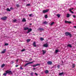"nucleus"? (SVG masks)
Masks as SVG:
<instances>
[{"label": "nucleus", "instance_id": "obj_1", "mask_svg": "<svg viewBox=\"0 0 76 76\" xmlns=\"http://www.w3.org/2000/svg\"><path fill=\"white\" fill-rule=\"evenodd\" d=\"M5 73L3 74V76H6L7 74H8L9 75H13V73L12 71L10 70H7L5 71Z\"/></svg>", "mask_w": 76, "mask_h": 76}, {"label": "nucleus", "instance_id": "obj_2", "mask_svg": "<svg viewBox=\"0 0 76 76\" xmlns=\"http://www.w3.org/2000/svg\"><path fill=\"white\" fill-rule=\"evenodd\" d=\"M65 34L66 36H68V35H69L70 38H71V37H72V34L69 32H66L65 33Z\"/></svg>", "mask_w": 76, "mask_h": 76}, {"label": "nucleus", "instance_id": "obj_3", "mask_svg": "<svg viewBox=\"0 0 76 76\" xmlns=\"http://www.w3.org/2000/svg\"><path fill=\"white\" fill-rule=\"evenodd\" d=\"M7 17L4 16V17L1 18V20H6L7 19Z\"/></svg>", "mask_w": 76, "mask_h": 76}, {"label": "nucleus", "instance_id": "obj_4", "mask_svg": "<svg viewBox=\"0 0 76 76\" xmlns=\"http://www.w3.org/2000/svg\"><path fill=\"white\" fill-rule=\"evenodd\" d=\"M48 11H49V10H43L42 12L43 13H47Z\"/></svg>", "mask_w": 76, "mask_h": 76}, {"label": "nucleus", "instance_id": "obj_5", "mask_svg": "<svg viewBox=\"0 0 76 76\" xmlns=\"http://www.w3.org/2000/svg\"><path fill=\"white\" fill-rule=\"evenodd\" d=\"M33 62H34L33 61H32V62H30L28 63H27L25 64L24 66H25V67H26V66L28 65V64H32V63H33Z\"/></svg>", "mask_w": 76, "mask_h": 76}, {"label": "nucleus", "instance_id": "obj_6", "mask_svg": "<svg viewBox=\"0 0 76 76\" xmlns=\"http://www.w3.org/2000/svg\"><path fill=\"white\" fill-rule=\"evenodd\" d=\"M47 64L48 65H51L52 64V61H49L47 62Z\"/></svg>", "mask_w": 76, "mask_h": 76}, {"label": "nucleus", "instance_id": "obj_7", "mask_svg": "<svg viewBox=\"0 0 76 76\" xmlns=\"http://www.w3.org/2000/svg\"><path fill=\"white\" fill-rule=\"evenodd\" d=\"M32 31V28H30L28 29V32H27V34H29V32H31Z\"/></svg>", "mask_w": 76, "mask_h": 76}, {"label": "nucleus", "instance_id": "obj_8", "mask_svg": "<svg viewBox=\"0 0 76 76\" xmlns=\"http://www.w3.org/2000/svg\"><path fill=\"white\" fill-rule=\"evenodd\" d=\"M33 45L34 47H37V45H36V42H34L33 44Z\"/></svg>", "mask_w": 76, "mask_h": 76}, {"label": "nucleus", "instance_id": "obj_9", "mask_svg": "<svg viewBox=\"0 0 76 76\" xmlns=\"http://www.w3.org/2000/svg\"><path fill=\"white\" fill-rule=\"evenodd\" d=\"M38 30L40 31H44V28H39L38 29Z\"/></svg>", "mask_w": 76, "mask_h": 76}, {"label": "nucleus", "instance_id": "obj_10", "mask_svg": "<svg viewBox=\"0 0 76 76\" xmlns=\"http://www.w3.org/2000/svg\"><path fill=\"white\" fill-rule=\"evenodd\" d=\"M65 22L66 23H72V22H70V21H66L65 20Z\"/></svg>", "mask_w": 76, "mask_h": 76}, {"label": "nucleus", "instance_id": "obj_11", "mask_svg": "<svg viewBox=\"0 0 76 76\" xmlns=\"http://www.w3.org/2000/svg\"><path fill=\"white\" fill-rule=\"evenodd\" d=\"M48 45L47 44H45L43 45V47H48Z\"/></svg>", "mask_w": 76, "mask_h": 76}, {"label": "nucleus", "instance_id": "obj_12", "mask_svg": "<svg viewBox=\"0 0 76 76\" xmlns=\"http://www.w3.org/2000/svg\"><path fill=\"white\" fill-rule=\"evenodd\" d=\"M59 76H62L63 75H64V73L63 72L60 73H59Z\"/></svg>", "mask_w": 76, "mask_h": 76}, {"label": "nucleus", "instance_id": "obj_13", "mask_svg": "<svg viewBox=\"0 0 76 76\" xmlns=\"http://www.w3.org/2000/svg\"><path fill=\"white\" fill-rule=\"evenodd\" d=\"M40 66V64H37L36 65H34L33 66V67H36V66Z\"/></svg>", "mask_w": 76, "mask_h": 76}, {"label": "nucleus", "instance_id": "obj_14", "mask_svg": "<svg viewBox=\"0 0 76 76\" xmlns=\"http://www.w3.org/2000/svg\"><path fill=\"white\" fill-rule=\"evenodd\" d=\"M6 49H4V51L1 52V53H2V54H3L5 53V52H6Z\"/></svg>", "mask_w": 76, "mask_h": 76}, {"label": "nucleus", "instance_id": "obj_15", "mask_svg": "<svg viewBox=\"0 0 76 76\" xmlns=\"http://www.w3.org/2000/svg\"><path fill=\"white\" fill-rule=\"evenodd\" d=\"M42 51L43 52V54H45V53H46V51L44 50H42Z\"/></svg>", "mask_w": 76, "mask_h": 76}, {"label": "nucleus", "instance_id": "obj_16", "mask_svg": "<svg viewBox=\"0 0 76 76\" xmlns=\"http://www.w3.org/2000/svg\"><path fill=\"white\" fill-rule=\"evenodd\" d=\"M48 22L47 21H45L42 22V24H47Z\"/></svg>", "mask_w": 76, "mask_h": 76}, {"label": "nucleus", "instance_id": "obj_17", "mask_svg": "<svg viewBox=\"0 0 76 76\" xmlns=\"http://www.w3.org/2000/svg\"><path fill=\"white\" fill-rule=\"evenodd\" d=\"M67 47H71V48L72 47V45H71L70 44H69L67 45Z\"/></svg>", "mask_w": 76, "mask_h": 76}, {"label": "nucleus", "instance_id": "obj_18", "mask_svg": "<svg viewBox=\"0 0 76 76\" xmlns=\"http://www.w3.org/2000/svg\"><path fill=\"white\" fill-rule=\"evenodd\" d=\"M45 73L46 74H47V73H49V71L48 70H46L45 71Z\"/></svg>", "mask_w": 76, "mask_h": 76}, {"label": "nucleus", "instance_id": "obj_19", "mask_svg": "<svg viewBox=\"0 0 76 76\" xmlns=\"http://www.w3.org/2000/svg\"><path fill=\"white\" fill-rule=\"evenodd\" d=\"M28 29H29V28L28 27H26L24 28V30H25V31H26V30H28Z\"/></svg>", "mask_w": 76, "mask_h": 76}, {"label": "nucleus", "instance_id": "obj_20", "mask_svg": "<svg viewBox=\"0 0 76 76\" xmlns=\"http://www.w3.org/2000/svg\"><path fill=\"white\" fill-rule=\"evenodd\" d=\"M6 10L8 12H10L11 11L10 10V9H9V8H7Z\"/></svg>", "mask_w": 76, "mask_h": 76}, {"label": "nucleus", "instance_id": "obj_21", "mask_svg": "<svg viewBox=\"0 0 76 76\" xmlns=\"http://www.w3.org/2000/svg\"><path fill=\"white\" fill-rule=\"evenodd\" d=\"M17 21V20L15 19V20H12V22H13V23H15V22H16Z\"/></svg>", "mask_w": 76, "mask_h": 76}, {"label": "nucleus", "instance_id": "obj_22", "mask_svg": "<svg viewBox=\"0 0 76 76\" xmlns=\"http://www.w3.org/2000/svg\"><path fill=\"white\" fill-rule=\"evenodd\" d=\"M4 66H5V64H3L1 65V67L2 68H3V67Z\"/></svg>", "mask_w": 76, "mask_h": 76}, {"label": "nucleus", "instance_id": "obj_23", "mask_svg": "<svg viewBox=\"0 0 76 76\" xmlns=\"http://www.w3.org/2000/svg\"><path fill=\"white\" fill-rule=\"evenodd\" d=\"M70 17V14H67L66 15L67 18H69Z\"/></svg>", "mask_w": 76, "mask_h": 76}, {"label": "nucleus", "instance_id": "obj_24", "mask_svg": "<svg viewBox=\"0 0 76 76\" xmlns=\"http://www.w3.org/2000/svg\"><path fill=\"white\" fill-rule=\"evenodd\" d=\"M58 51H59V50H55L56 53H58Z\"/></svg>", "mask_w": 76, "mask_h": 76}, {"label": "nucleus", "instance_id": "obj_25", "mask_svg": "<svg viewBox=\"0 0 76 76\" xmlns=\"http://www.w3.org/2000/svg\"><path fill=\"white\" fill-rule=\"evenodd\" d=\"M23 22H26V19L25 18H23L22 20Z\"/></svg>", "mask_w": 76, "mask_h": 76}, {"label": "nucleus", "instance_id": "obj_26", "mask_svg": "<svg viewBox=\"0 0 76 76\" xmlns=\"http://www.w3.org/2000/svg\"><path fill=\"white\" fill-rule=\"evenodd\" d=\"M31 41V39H27V42H30Z\"/></svg>", "mask_w": 76, "mask_h": 76}, {"label": "nucleus", "instance_id": "obj_27", "mask_svg": "<svg viewBox=\"0 0 76 76\" xmlns=\"http://www.w3.org/2000/svg\"><path fill=\"white\" fill-rule=\"evenodd\" d=\"M57 16L58 18H60V14H57L56 15Z\"/></svg>", "mask_w": 76, "mask_h": 76}, {"label": "nucleus", "instance_id": "obj_28", "mask_svg": "<svg viewBox=\"0 0 76 76\" xmlns=\"http://www.w3.org/2000/svg\"><path fill=\"white\" fill-rule=\"evenodd\" d=\"M16 7H18H18H20L19 4H16Z\"/></svg>", "mask_w": 76, "mask_h": 76}, {"label": "nucleus", "instance_id": "obj_29", "mask_svg": "<svg viewBox=\"0 0 76 76\" xmlns=\"http://www.w3.org/2000/svg\"><path fill=\"white\" fill-rule=\"evenodd\" d=\"M45 19H47L48 18V15H45Z\"/></svg>", "mask_w": 76, "mask_h": 76}, {"label": "nucleus", "instance_id": "obj_30", "mask_svg": "<svg viewBox=\"0 0 76 76\" xmlns=\"http://www.w3.org/2000/svg\"><path fill=\"white\" fill-rule=\"evenodd\" d=\"M44 39L42 37L40 38V40L41 41H43Z\"/></svg>", "mask_w": 76, "mask_h": 76}, {"label": "nucleus", "instance_id": "obj_31", "mask_svg": "<svg viewBox=\"0 0 76 76\" xmlns=\"http://www.w3.org/2000/svg\"><path fill=\"white\" fill-rule=\"evenodd\" d=\"M57 67L58 69H60V66L59 65H58L57 66Z\"/></svg>", "mask_w": 76, "mask_h": 76}, {"label": "nucleus", "instance_id": "obj_32", "mask_svg": "<svg viewBox=\"0 0 76 76\" xmlns=\"http://www.w3.org/2000/svg\"><path fill=\"white\" fill-rule=\"evenodd\" d=\"M54 22H52L51 23H50V25H53V24H54Z\"/></svg>", "mask_w": 76, "mask_h": 76}, {"label": "nucleus", "instance_id": "obj_33", "mask_svg": "<svg viewBox=\"0 0 76 76\" xmlns=\"http://www.w3.org/2000/svg\"><path fill=\"white\" fill-rule=\"evenodd\" d=\"M26 50H25V49H23L21 50V51H22V52H23V51H25Z\"/></svg>", "mask_w": 76, "mask_h": 76}, {"label": "nucleus", "instance_id": "obj_34", "mask_svg": "<svg viewBox=\"0 0 76 76\" xmlns=\"http://www.w3.org/2000/svg\"><path fill=\"white\" fill-rule=\"evenodd\" d=\"M72 66V68H75V64H73Z\"/></svg>", "mask_w": 76, "mask_h": 76}, {"label": "nucleus", "instance_id": "obj_35", "mask_svg": "<svg viewBox=\"0 0 76 76\" xmlns=\"http://www.w3.org/2000/svg\"><path fill=\"white\" fill-rule=\"evenodd\" d=\"M33 74H34V72H32L30 73V75H31V76H33Z\"/></svg>", "mask_w": 76, "mask_h": 76}, {"label": "nucleus", "instance_id": "obj_36", "mask_svg": "<svg viewBox=\"0 0 76 76\" xmlns=\"http://www.w3.org/2000/svg\"><path fill=\"white\" fill-rule=\"evenodd\" d=\"M32 14H30L29 15V16L30 17H33V16H34V15H33L32 16Z\"/></svg>", "mask_w": 76, "mask_h": 76}, {"label": "nucleus", "instance_id": "obj_37", "mask_svg": "<svg viewBox=\"0 0 76 76\" xmlns=\"http://www.w3.org/2000/svg\"><path fill=\"white\" fill-rule=\"evenodd\" d=\"M9 45V44L8 43H5L4 45L5 46H7V45Z\"/></svg>", "mask_w": 76, "mask_h": 76}, {"label": "nucleus", "instance_id": "obj_38", "mask_svg": "<svg viewBox=\"0 0 76 76\" xmlns=\"http://www.w3.org/2000/svg\"><path fill=\"white\" fill-rule=\"evenodd\" d=\"M30 5L31 4H27L26 6H30Z\"/></svg>", "mask_w": 76, "mask_h": 76}, {"label": "nucleus", "instance_id": "obj_39", "mask_svg": "<svg viewBox=\"0 0 76 76\" xmlns=\"http://www.w3.org/2000/svg\"><path fill=\"white\" fill-rule=\"evenodd\" d=\"M20 69H21V70H23V69L22 68V66H21L20 67Z\"/></svg>", "mask_w": 76, "mask_h": 76}, {"label": "nucleus", "instance_id": "obj_40", "mask_svg": "<svg viewBox=\"0 0 76 76\" xmlns=\"http://www.w3.org/2000/svg\"><path fill=\"white\" fill-rule=\"evenodd\" d=\"M10 10H13V8L12 7H10Z\"/></svg>", "mask_w": 76, "mask_h": 76}, {"label": "nucleus", "instance_id": "obj_41", "mask_svg": "<svg viewBox=\"0 0 76 76\" xmlns=\"http://www.w3.org/2000/svg\"><path fill=\"white\" fill-rule=\"evenodd\" d=\"M73 16L74 18H76V15H73Z\"/></svg>", "mask_w": 76, "mask_h": 76}, {"label": "nucleus", "instance_id": "obj_42", "mask_svg": "<svg viewBox=\"0 0 76 76\" xmlns=\"http://www.w3.org/2000/svg\"><path fill=\"white\" fill-rule=\"evenodd\" d=\"M69 11L70 12H72V10H71V9H69Z\"/></svg>", "mask_w": 76, "mask_h": 76}, {"label": "nucleus", "instance_id": "obj_43", "mask_svg": "<svg viewBox=\"0 0 76 76\" xmlns=\"http://www.w3.org/2000/svg\"><path fill=\"white\" fill-rule=\"evenodd\" d=\"M35 75H36V76H38V74H37V73H35Z\"/></svg>", "mask_w": 76, "mask_h": 76}, {"label": "nucleus", "instance_id": "obj_44", "mask_svg": "<svg viewBox=\"0 0 76 76\" xmlns=\"http://www.w3.org/2000/svg\"><path fill=\"white\" fill-rule=\"evenodd\" d=\"M15 66V67H18V66H19V65H16Z\"/></svg>", "mask_w": 76, "mask_h": 76}, {"label": "nucleus", "instance_id": "obj_45", "mask_svg": "<svg viewBox=\"0 0 76 76\" xmlns=\"http://www.w3.org/2000/svg\"><path fill=\"white\" fill-rule=\"evenodd\" d=\"M71 13H74V12H73V11H71Z\"/></svg>", "mask_w": 76, "mask_h": 76}, {"label": "nucleus", "instance_id": "obj_46", "mask_svg": "<svg viewBox=\"0 0 76 76\" xmlns=\"http://www.w3.org/2000/svg\"><path fill=\"white\" fill-rule=\"evenodd\" d=\"M74 28H76V26H74Z\"/></svg>", "mask_w": 76, "mask_h": 76}, {"label": "nucleus", "instance_id": "obj_47", "mask_svg": "<svg viewBox=\"0 0 76 76\" xmlns=\"http://www.w3.org/2000/svg\"><path fill=\"white\" fill-rule=\"evenodd\" d=\"M33 70H35V68H33Z\"/></svg>", "mask_w": 76, "mask_h": 76}, {"label": "nucleus", "instance_id": "obj_48", "mask_svg": "<svg viewBox=\"0 0 76 76\" xmlns=\"http://www.w3.org/2000/svg\"><path fill=\"white\" fill-rule=\"evenodd\" d=\"M71 9V10H73V9H74V8H72V9Z\"/></svg>", "mask_w": 76, "mask_h": 76}, {"label": "nucleus", "instance_id": "obj_49", "mask_svg": "<svg viewBox=\"0 0 76 76\" xmlns=\"http://www.w3.org/2000/svg\"><path fill=\"white\" fill-rule=\"evenodd\" d=\"M28 61H25V62H28Z\"/></svg>", "mask_w": 76, "mask_h": 76}, {"label": "nucleus", "instance_id": "obj_50", "mask_svg": "<svg viewBox=\"0 0 76 76\" xmlns=\"http://www.w3.org/2000/svg\"><path fill=\"white\" fill-rule=\"evenodd\" d=\"M16 61H17V62H18V60H16Z\"/></svg>", "mask_w": 76, "mask_h": 76}, {"label": "nucleus", "instance_id": "obj_51", "mask_svg": "<svg viewBox=\"0 0 76 76\" xmlns=\"http://www.w3.org/2000/svg\"><path fill=\"white\" fill-rule=\"evenodd\" d=\"M30 25H32V23H30Z\"/></svg>", "mask_w": 76, "mask_h": 76}, {"label": "nucleus", "instance_id": "obj_52", "mask_svg": "<svg viewBox=\"0 0 76 76\" xmlns=\"http://www.w3.org/2000/svg\"><path fill=\"white\" fill-rule=\"evenodd\" d=\"M31 60H32V59H31Z\"/></svg>", "mask_w": 76, "mask_h": 76}]
</instances>
